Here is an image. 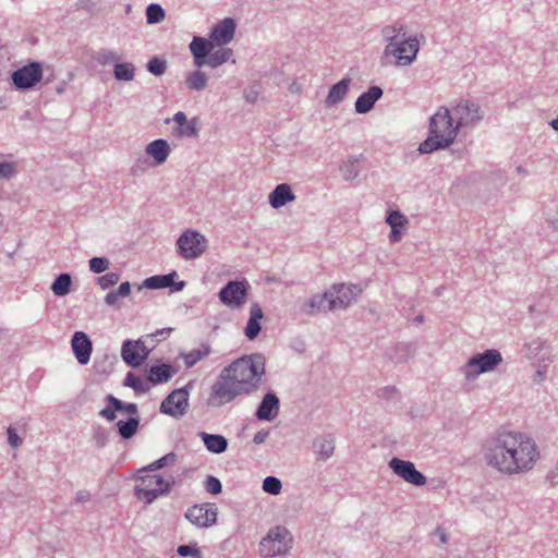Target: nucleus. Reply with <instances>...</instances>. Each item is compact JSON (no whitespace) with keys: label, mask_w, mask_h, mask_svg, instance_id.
<instances>
[{"label":"nucleus","mask_w":558,"mask_h":558,"mask_svg":"<svg viewBox=\"0 0 558 558\" xmlns=\"http://www.w3.org/2000/svg\"><path fill=\"white\" fill-rule=\"evenodd\" d=\"M87 497H88V495H87L86 493H82V494L77 497V499H78V500H85V499H87Z\"/></svg>","instance_id":"obj_58"},{"label":"nucleus","mask_w":558,"mask_h":558,"mask_svg":"<svg viewBox=\"0 0 558 558\" xmlns=\"http://www.w3.org/2000/svg\"><path fill=\"white\" fill-rule=\"evenodd\" d=\"M458 128L472 125L482 119L480 107L469 100H461L452 110Z\"/></svg>","instance_id":"obj_13"},{"label":"nucleus","mask_w":558,"mask_h":558,"mask_svg":"<svg viewBox=\"0 0 558 558\" xmlns=\"http://www.w3.org/2000/svg\"><path fill=\"white\" fill-rule=\"evenodd\" d=\"M147 69L154 75H162L166 72V61L154 58L148 62Z\"/></svg>","instance_id":"obj_42"},{"label":"nucleus","mask_w":558,"mask_h":558,"mask_svg":"<svg viewBox=\"0 0 558 558\" xmlns=\"http://www.w3.org/2000/svg\"><path fill=\"white\" fill-rule=\"evenodd\" d=\"M550 126L555 130V131H558V117L554 120H551L549 122Z\"/></svg>","instance_id":"obj_56"},{"label":"nucleus","mask_w":558,"mask_h":558,"mask_svg":"<svg viewBox=\"0 0 558 558\" xmlns=\"http://www.w3.org/2000/svg\"><path fill=\"white\" fill-rule=\"evenodd\" d=\"M207 247V240L201 233L186 230L178 240V248L181 256L193 259L202 255Z\"/></svg>","instance_id":"obj_9"},{"label":"nucleus","mask_w":558,"mask_h":558,"mask_svg":"<svg viewBox=\"0 0 558 558\" xmlns=\"http://www.w3.org/2000/svg\"><path fill=\"white\" fill-rule=\"evenodd\" d=\"M189 402V395L183 389L172 391L160 405V411L171 416L184 414Z\"/></svg>","instance_id":"obj_16"},{"label":"nucleus","mask_w":558,"mask_h":558,"mask_svg":"<svg viewBox=\"0 0 558 558\" xmlns=\"http://www.w3.org/2000/svg\"><path fill=\"white\" fill-rule=\"evenodd\" d=\"M178 460V456L174 452L167 453L166 456L161 457L160 459L151 462L146 468L141 470V472H154L157 470H160L166 466L173 465Z\"/></svg>","instance_id":"obj_34"},{"label":"nucleus","mask_w":558,"mask_h":558,"mask_svg":"<svg viewBox=\"0 0 558 558\" xmlns=\"http://www.w3.org/2000/svg\"><path fill=\"white\" fill-rule=\"evenodd\" d=\"M263 318V311L258 305H254L251 310L250 319L245 327V336L253 340L260 331V319Z\"/></svg>","instance_id":"obj_25"},{"label":"nucleus","mask_w":558,"mask_h":558,"mask_svg":"<svg viewBox=\"0 0 558 558\" xmlns=\"http://www.w3.org/2000/svg\"><path fill=\"white\" fill-rule=\"evenodd\" d=\"M232 49L221 48L213 53H209L205 64L209 65L210 68H217L227 62L232 57Z\"/></svg>","instance_id":"obj_33"},{"label":"nucleus","mask_w":558,"mask_h":558,"mask_svg":"<svg viewBox=\"0 0 558 558\" xmlns=\"http://www.w3.org/2000/svg\"><path fill=\"white\" fill-rule=\"evenodd\" d=\"M116 292H117V294L120 298L129 296L130 293H131V286H130V283L129 282L121 283Z\"/></svg>","instance_id":"obj_52"},{"label":"nucleus","mask_w":558,"mask_h":558,"mask_svg":"<svg viewBox=\"0 0 558 558\" xmlns=\"http://www.w3.org/2000/svg\"><path fill=\"white\" fill-rule=\"evenodd\" d=\"M502 362V356L499 351L490 349L484 353L473 355L465 368L464 374L468 378L475 377L482 373L493 371L497 365Z\"/></svg>","instance_id":"obj_8"},{"label":"nucleus","mask_w":558,"mask_h":558,"mask_svg":"<svg viewBox=\"0 0 558 558\" xmlns=\"http://www.w3.org/2000/svg\"><path fill=\"white\" fill-rule=\"evenodd\" d=\"M201 437L208 451L213 453H221L226 451L228 442L221 435H211L205 432L201 433Z\"/></svg>","instance_id":"obj_26"},{"label":"nucleus","mask_w":558,"mask_h":558,"mask_svg":"<svg viewBox=\"0 0 558 558\" xmlns=\"http://www.w3.org/2000/svg\"><path fill=\"white\" fill-rule=\"evenodd\" d=\"M437 534L439 535L440 541H441L442 543H446V535H445V533H444L441 530H439V529H438V530H437Z\"/></svg>","instance_id":"obj_57"},{"label":"nucleus","mask_w":558,"mask_h":558,"mask_svg":"<svg viewBox=\"0 0 558 558\" xmlns=\"http://www.w3.org/2000/svg\"><path fill=\"white\" fill-rule=\"evenodd\" d=\"M266 437H267V433L266 432H258V433H256L254 435L253 441L255 444H262V442L265 441Z\"/></svg>","instance_id":"obj_55"},{"label":"nucleus","mask_w":558,"mask_h":558,"mask_svg":"<svg viewBox=\"0 0 558 558\" xmlns=\"http://www.w3.org/2000/svg\"><path fill=\"white\" fill-rule=\"evenodd\" d=\"M71 345L77 362L82 365L87 364L93 351V343L87 335L83 331H76L72 337Z\"/></svg>","instance_id":"obj_18"},{"label":"nucleus","mask_w":558,"mask_h":558,"mask_svg":"<svg viewBox=\"0 0 558 558\" xmlns=\"http://www.w3.org/2000/svg\"><path fill=\"white\" fill-rule=\"evenodd\" d=\"M314 446L317 450V453L323 459H328L333 453V450H335L332 438H325V437L318 438L314 442Z\"/></svg>","instance_id":"obj_37"},{"label":"nucleus","mask_w":558,"mask_h":558,"mask_svg":"<svg viewBox=\"0 0 558 558\" xmlns=\"http://www.w3.org/2000/svg\"><path fill=\"white\" fill-rule=\"evenodd\" d=\"M107 401L110 405L114 407V409H117L119 412H124L128 415H130V417H138V410L135 403H123L122 401H120L119 399L111 395L108 396Z\"/></svg>","instance_id":"obj_35"},{"label":"nucleus","mask_w":558,"mask_h":558,"mask_svg":"<svg viewBox=\"0 0 558 558\" xmlns=\"http://www.w3.org/2000/svg\"><path fill=\"white\" fill-rule=\"evenodd\" d=\"M146 153L155 159L156 163L160 165L167 160L170 147L165 140H156L147 145Z\"/></svg>","instance_id":"obj_24"},{"label":"nucleus","mask_w":558,"mask_h":558,"mask_svg":"<svg viewBox=\"0 0 558 558\" xmlns=\"http://www.w3.org/2000/svg\"><path fill=\"white\" fill-rule=\"evenodd\" d=\"M350 82V78H343L330 88L326 98L327 106H333L344 98L348 93Z\"/></svg>","instance_id":"obj_27"},{"label":"nucleus","mask_w":558,"mask_h":558,"mask_svg":"<svg viewBox=\"0 0 558 558\" xmlns=\"http://www.w3.org/2000/svg\"><path fill=\"white\" fill-rule=\"evenodd\" d=\"M204 485H205L206 492L211 495H218L221 492V483L215 476H211V475L207 476Z\"/></svg>","instance_id":"obj_43"},{"label":"nucleus","mask_w":558,"mask_h":558,"mask_svg":"<svg viewBox=\"0 0 558 558\" xmlns=\"http://www.w3.org/2000/svg\"><path fill=\"white\" fill-rule=\"evenodd\" d=\"M295 195L292 193L290 185L282 183L276 186V189L269 195V203L274 208L284 206L288 202L294 201Z\"/></svg>","instance_id":"obj_23"},{"label":"nucleus","mask_w":558,"mask_h":558,"mask_svg":"<svg viewBox=\"0 0 558 558\" xmlns=\"http://www.w3.org/2000/svg\"><path fill=\"white\" fill-rule=\"evenodd\" d=\"M109 267V260L105 257H93L89 260V268L95 274H100L108 269Z\"/></svg>","instance_id":"obj_41"},{"label":"nucleus","mask_w":558,"mask_h":558,"mask_svg":"<svg viewBox=\"0 0 558 558\" xmlns=\"http://www.w3.org/2000/svg\"><path fill=\"white\" fill-rule=\"evenodd\" d=\"M292 544V537L288 530L283 527L271 529L267 536L259 543V551L264 557H274L289 551Z\"/></svg>","instance_id":"obj_7"},{"label":"nucleus","mask_w":558,"mask_h":558,"mask_svg":"<svg viewBox=\"0 0 558 558\" xmlns=\"http://www.w3.org/2000/svg\"><path fill=\"white\" fill-rule=\"evenodd\" d=\"M197 129H196V122L194 120L187 121L183 126L179 130V135L181 136H196Z\"/></svg>","instance_id":"obj_47"},{"label":"nucleus","mask_w":558,"mask_h":558,"mask_svg":"<svg viewBox=\"0 0 558 558\" xmlns=\"http://www.w3.org/2000/svg\"><path fill=\"white\" fill-rule=\"evenodd\" d=\"M265 374V359L262 354L239 357L225 367L211 388V397L220 404L258 389Z\"/></svg>","instance_id":"obj_2"},{"label":"nucleus","mask_w":558,"mask_h":558,"mask_svg":"<svg viewBox=\"0 0 558 558\" xmlns=\"http://www.w3.org/2000/svg\"><path fill=\"white\" fill-rule=\"evenodd\" d=\"M386 221L391 228L390 241H400L401 233L408 228L409 220L399 210H392L389 213Z\"/></svg>","instance_id":"obj_20"},{"label":"nucleus","mask_w":558,"mask_h":558,"mask_svg":"<svg viewBox=\"0 0 558 558\" xmlns=\"http://www.w3.org/2000/svg\"><path fill=\"white\" fill-rule=\"evenodd\" d=\"M207 76L202 71H193L186 75L185 84L192 90H202L207 86Z\"/></svg>","instance_id":"obj_32"},{"label":"nucleus","mask_w":558,"mask_h":558,"mask_svg":"<svg viewBox=\"0 0 558 558\" xmlns=\"http://www.w3.org/2000/svg\"><path fill=\"white\" fill-rule=\"evenodd\" d=\"M120 56L114 51H104L99 53L98 60L102 64H107L113 61H118Z\"/></svg>","instance_id":"obj_48"},{"label":"nucleus","mask_w":558,"mask_h":558,"mask_svg":"<svg viewBox=\"0 0 558 558\" xmlns=\"http://www.w3.org/2000/svg\"><path fill=\"white\" fill-rule=\"evenodd\" d=\"M360 293L361 290L356 286H335L324 294L314 295L303 305V311L306 314L314 315L341 310L347 307Z\"/></svg>","instance_id":"obj_4"},{"label":"nucleus","mask_w":558,"mask_h":558,"mask_svg":"<svg viewBox=\"0 0 558 558\" xmlns=\"http://www.w3.org/2000/svg\"><path fill=\"white\" fill-rule=\"evenodd\" d=\"M140 426V417H129L126 421H118L117 427L120 436L124 439L133 437Z\"/></svg>","instance_id":"obj_30"},{"label":"nucleus","mask_w":558,"mask_h":558,"mask_svg":"<svg viewBox=\"0 0 558 558\" xmlns=\"http://www.w3.org/2000/svg\"><path fill=\"white\" fill-rule=\"evenodd\" d=\"M120 276L116 272H109L98 278V283L102 289H108L119 282Z\"/></svg>","instance_id":"obj_44"},{"label":"nucleus","mask_w":558,"mask_h":558,"mask_svg":"<svg viewBox=\"0 0 558 558\" xmlns=\"http://www.w3.org/2000/svg\"><path fill=\"white\" fill-rule=\"evenodd\" d=\"M383 95V90L380 87L373 86L366 93H363L355 101V110L359 113L368 112L376 100H378Z\"/></svg>","instance_id":"obj_22"},{"label":"nucleus","mask_w":558,"mask_h":558,"mask_svg":"<svg viewBox=\"0 0 558 558\" xmlns=\"http://www.w3.org/2000/svg\"><path fill=\"white\" fill-rule=\"evenodd\" d=\"M538 459L537 445L523 433L498 434L486 452L487 464L507 475L529 472Z\"/></svg>","instance_id":"obj_1"},{"label":"nucleus","mask_w":558,"mask_h":558,"mask_svg":"<svg viewBox=\"0 0 558 558\" xmlns=\"http://www.w3.org/2000/svg\"><path fill=\"white\" fill-rule=\"evenodd\" d=\"M383 34L389 44L385 48L386 56H393L398 65H409L415 59L418 51V41L415 38L404 39V28L402 26H387Z\"/></svg>","instance_id":"obj_5"},{"label":"nucleus","mask_w":558,"mask_h":558,"mask_svg":"<svg viewBox=\"0 0 558 558\" xmlns=\"http://www.w3.org/2000/svg\"><path fill=\"white\" fill-rule=\"evenodd\" d=\"M185 518L197 527H209L217 521V507L208 502L194 505L186 511Z\"/></svg>","instance_id":"obj_11"},{"label":"nucleus","mask_w":558,"mask_h":558,"mask_svg":"<svg viewBox=\"0 0 558 558\" xmlns=\"http://www.w3.org/2000/svg\"><path fill=\"white\" fill-rule=\"evenodd\" d=\"M178 554L182 557L191 556L192 558H202V553L197 547L190 545H181L178 547Z\"/></svg>","instance_id":"obj_45"},{"label":"nucleus","mask_w":558,"mask_h":558,"mask_svg":"<svg viewBox=\"0 0 558 558\" xmlns=\"http://www.w3.org/2000/svg\"><path fill=\"white\" fill-rule=\"evenodd\" d=\"M148 354L149 350L141 340H126L124 341L121 349V355L124 362L132 367L142 365L143 362L147 359Z\"/></svg>","instance_id":"obj_15"},{"label":"nucleus","mask_w":558,"mask_h":558,"mask_svg":"<svg viewBox=\"0 0 558 558\" xmlns=\"http://www.w3.org/2000/svg\"><path fill=\"white\" fill-rule=\"evenodd\" d=\"M555 226H556V228H558V220H557V221H555Z\"/></svg>","instance_id":"obj_61"},{"label":"nucleus","mask_w":558,"mask_h":558,"mask_svg":"<svg viewBox=\"0 0 558 558\" xmlns=\"http://www.w3.org/2000/svg\"><path fill=\"white\" fill-rule=\"evenodd\" d=\"M8 440L13 448H17L22 444V439L12 427L8 428Z\"/></svg>","instance_id":"obj_49"},{"label":"nucleus","mask_w":558,"mask_h":558,"mask_svg":"<svg viewBox=\"0 0 558 558\" xmlns=\"http://www.w3.org/2000/svg\"><path fill=\"white\" fill-rule=\"evenodd\" d=\"M263 489L271 495H277L281 490V482L274 476H268L264 480Z\"/></svg>","instance_id":"obj_40"},{"label":"nucleus","mask_w":558,"mask_h":558,"mask_svg":"<svg viewBox=\"0 0 558 558\" xmlns=\"http://www.w3.org/2000/svg\"><path fill=\"white\" fill-rule=\"evenodd\" d=\"M71 277L68 274L60 275L51 286L54 295L64 296L70 292Z\"/></svg>","instance_id":"obj_36"},{"label":"nucleus","mask_w":558,"mask_h":558,"mask_svg":"<svg viewBox=\"0 0 558 558\" xmlns=\"http://www.w3.org/2000/svg\"><path fill=\"white\" fill-rule=\"evenodd\" d=\"M173 120L177 124H179V126H183L186 122H187V119H186V116L184 112H177L173 117Z\"/></svg>","instance_id":"obj_54"},{"label":"nucleus","mask_w":558,"mask_h":558,"mask_svg":"<svg viewBox=\"0 0 558 558\" xmlns=\"http://www.w3.org/2000/svg\"><path fill=\"white\" fill-rule=\"evenodd\" d=\"M215 48L210 39L195 36L190 44L191 53L194 57V64L197 68L205 65L208 54Z\"/></svg>","instance_id":"obj_19"},{"label":"nucleus","mask_w":558,"mask_h":558,"mask_svg":"<svg viewBox=\"0 0 558 558\" xmlns=\"http://www.w3.org/2000/svg\"><path fill=\"white\" fill-rule=\"evenodd\" d=\"M416 320H417V322H422V320H423L422 316H418V317L416 318Z\"/></svg>","instance_id":"obj_60"},{"label":"nucleus","mask_w":558,"mask_h":558,"mask_svg":"<svg viewBox=\"0 0 558 558\" xmlns=\"http://www.w3.org/2000/svg\"><path fill=\"white\" fill-rule=\"evenodd\" d=\"M235 22L231 17L223 19L211 28L209 39L214 46H223L232 41L235 34Z\"/></svg>","instance_id":"obj_17"},{"label":"nucleus","mask_w":558,"mask_h":558,"mask_svg":"<svg viewBox=\"0 0 558 558\" xmlns=\"http://www.w3.org/2000/svg\"><path fill=\"white\" fill-rule=\"evenodd\" d=\"M172 376V368L170 365L162 364L151 366L148 374V380L154 384H160L169 380Z\"/></svg>","instance_id":"obj_29"},{"label":"nucleus","mask_w":558,"mask_h":558,"mask_svg":"<svg viewBox=\"0 0 558 558\" xmlns=\"http://www.w3.org/2000/svg\"><path fill=\"white\" fill-rule=\"evenodd\" d=\"M120 296L117 294L116 291H111L109 292L106 298H105V302L108 304V305H116L119 301Z\"/></svg>","instance_id":"obj_53"},{"label":"nucleus","mask_w":558,"mask_h":558,"mask_svg":"<svg viewBox=\"0 0 558 558\" xmlns=\"http://www.w3.org/2000/svg\"><path fill=\"white\" fill-rule=\"evenodd\" d=\"M459 128L446 107H440L429 121V135L420 144L421 154H430L435 150L449 147L458 135Z\"/></svg>","instance_id":"obj_3"},{"label":"nucleus","mask_w":558,"mask_h":558,"mask_svg":"<svg viewBox=\"0 0 558 558\" xmlns=\"http://www.w3.org/2000/svg\"><path fill=\"white\" fill-rule=\"evenodd\" d=\"M146 17L149 24H156L165 19V11L159 4H149L146 9Z\"/></svg>","instance_id":"obj_39"},{"label":"nucleus","mask_w":558,"mask_h":558,"mask_svg":"<svg viewBox=\"0 0 558 558\" xmlns=\"http://www.w3.org/2000/svg\"><path fill=\"white\" fill-rule=\"evenodd\" d=\"M210 353L208 344H202L198 348L192 349L185 353H182V359L185 367H193L197 362L207 357Z\"/></svg>","instance_id":"obj_28"},{"label":"nucleus","mask_w":558,"mask_h":558,"mask_svg":"<svg viewBox=\"0 0 558 558\" xmlns=\"http://www.w3.org/2000/svg\"><path fill=\"white\" fill-rule=\"evenodd\" d=\"M14 172V166L10 162L0 163V178H10Z\"/></svg>","instance_id":"obj_50"},{"label":"nucleus","mask_w":558,"mask_h":558,"mask_svg":"<svg viewBox=\"0 0 558 558\" xmlns=\"http://www.w3.org/2000/svg\"><path fill=\"white\" fill-rule=\"evenodd\" d=\"M278 411H279L278 398L274 393H267L264 397V399L257 410L256 415L259 420L271 421L277 416Z\"/></svg>","instance_id":"obj_21"},{"label":"nucleus","mask_w":558,"mask_h":558,"mask_svg":"<svg viewBox=\"0 0 558 558\" xmlns=\"http://www.w3.org/2000/svg\"><path fill=\"white\" fill-rule=\"evenodd\" d=\"M389 465L398 476H400L410 484H413L415 486H422L426 482L425 476L421 472H418L415 469L414 464L410 461L393 458L389 462Z\"/></svg>","instance_id":"obj_14"},{"label":"nucleus","mask_w":558,"mask_h":558,"mask_svg":"<svg viewBox=\"0 0 558 558\" xmlns=\"http://www.w3.org/2000/svg\"><path fill=\"white\" fill-rule=\"evenodd\" d=\"M175 272L169 275L151 276L144 281L148 289H162L172 286Z\"/></svg>","instance_id":"obj_31"},{"label":"nucleus","mask_w":558,"mask_h":558,"mask_svg":"<svg viewBox=\"0 0 558 558\" xmlns=\"http://www.w3.org/2000/svg\"><path fill=\"white\" fill-rule=\"evenodd\" d=\"M142 473L136 480L135 495L138 500L147 505L158 497L169 494L175 484L171 474Z\"/></svg>","instance_id":"obj_6"},{"label":"nucleus","mask_w":558,"mask_h":558,"mask_svg":"<svg viewBox=\"0 0 558 558\" xmlns=\"http://www.w3.org/2000/svg\"><path fill=\"white\" fill-rule=\"evenodd\" d=\"M183 286H184V282H180V283L178 284V287H177V290H181V289L183 288Z\"/></svg>","instance_id":"obj_59"},{"label":"nucleus","mask_w":558,"mask_h":558,"mask_svg":"<svg viewBox=\"0 0 558 558\" xmlns=\"http://www.w3.org/2000/svg\"><path fill=\"white\" fill-rule=\"evenodd\" d=\"M43 77V68L39 62H32L12 73V82L17 89H29Z\"/></svg>","instance_id":"obj_10"},{"label":"nucleus","mask_w":558,"mask_h":558,"mask_svg":"<svg viewBox=\"0 0 558 558\" xmlns=\"http://www.w3.org/2000/svg\"><path fill=\"white\" fill-rule=\"evenodd\" d=\"M125 385L129 387H132L136 391H143L144 390V383L143 380L134 375L133 373H129L125 377Z\"/></svg>","instance_id":"obj_46"},{"label":"nucleus","mask_w":558,"mask_h":558,"mask_svg":"<svg viewBox=\"0 0 558 558\" xmlns=\"http://www.w3.org/2000/svg\"><path fill=\"white\" fill-rule=\"evenodd\" d=\"M134 66L132 63H118L114 66V77L119 81H132L134 78Z\"/></svg>","instance_id":"obj_38"},{"label":"nucleus","mask_w":558,"mask_h":558,"mask_svg":"<svg viewBox=\"0 0 558 558\" xmlns=\"http://www.w3.org/2000/svg\"><path fill=\"white\" fill-rule=\"evenodd\" d=\"M247 284L244 281H230L219 292L220 301L229 307L236 308L245 303Z\"/></svg>","instance_id":"obj_12"},{"label":"nucleus","mask_w":558,"mask_h":558,"mask_svg":"<svg viewBox=\"0 0 558 558\" xmlns=\"http://www.w3.org/2000/svg\"><path fill=\"white\" fill-rule=\"evenodd\" d=\"M118 410L114 407L110 405L104 410H101L100 415L108 421H114L117 418L116 412Z\"/></svg>","instance_id":"obj_51"}]
</instances>
